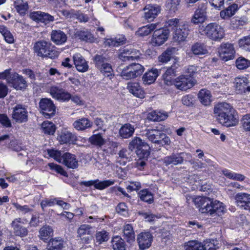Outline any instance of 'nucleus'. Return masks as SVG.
<instances>
[{
    "label": "nucleus",
    "mask_w": 250,
    "mask_h": 250,
    "mask_svg": "<svg viewBox=\"0 0 250 250\" xmlns=\"http://www.w3.org/2000/svg\"><path fill=\"white\" fill-rule=\"evenodd\" d=\"M214 113L217 121L227 127L235 126L238 123L237 113L232 106L228 103L217 104L214 108Z\"/></svg>",
    "instance_id": "obj_1"
},
{
    "label": "nucleus",
    "mask_w": 250,
    "mask_h": 250,
    "mask_svg": "<svg viewBox=\"0 0 250 250\" xmlns=\"http://www.w3.org/2000/svg\"><path fill=\"white\" fill-rule=\"evenodd\" d=\"M166 29L173 32V38L177 42L186 40L189 34V26L188 22L177 18L167 20L165 24Z\"/></svg>",
    "instance_id": "obj_2"
},
{
    "label": "nucleus",
    "mask_w": 250,
    "mask_h": 250,
    "mask_svg": "<svg viewBox=\"0 0 250 250\" xmlns=\"http://www.w3.org/2000/svg\"><path fill=\"white\" fill-rule=\"evenodd\" d=\"M47 152L50 157L69 168L76 169L79 167V161L74 154L69 152L62 154L61 151L53 149L48 150Z\"/></svg>",
    "instance_id": "obj_3"
},
{
    "label": "nucleus",
    "mask_w": 250,
    "mask_h": 250,
    "mask_svg": "<svg viewBox=\"0 0 250 250\" xmlns=\"http://www.w3.org/2000/svg\"><path fill=\"white\" fill-rule=\"evenodd\" d=\"M199 31L202 35L214 41H220L225 35L223 28L215 23H209L206 26H200Z\"/></svg>",
    "instance_id": "obj_4"
},
{
    "label": "nucleus",
    "mask_w": 250,
    "mask_h": 250,
    "mask_svg": "<svg viewBox=\"0 0 250 250\" xmlns=\"http://www.w3.org/2000/svg\"><path fill=\"white\" fill-rule=\"evenodd\" d=\"M34 51L37 55L43 58L54 59L58 56V52L52 49L51 43L45 41L36 42L34 45Z\"/></svg>",
    "instance_id": "obj_5"
},
{
    "label": "nucleus",
    "mask_w": 250,
    "mask_h": 250,
    "mask_svg": "<svg viewBox=\"0 0 250 250\" xmlns=\"http://www.w3.org/2000/svg\"><path fill=\"white\" fill-rule=\"evenodd\" d=\"M93 60L96 67L105 77H109L113 75L112 67L105 57L97 55Z\"/></svg>",
    "instance_id": "obj_6"
},
{
    "label": "nucleus",
    "mask_w": 250,
    "mask_h": 250,
    "mask_svg": "<svg viewBox=\"0 0 250 250\" xmlns=\"http://www.w3.org/2000/svg\"><path fill=\"white\" fill-rule=\"evenodd\" d=\"M143 66L139 63H132L124 67L121 72V76L125 80L135 78L144 72Z\"/></svg>",
    "instance_id": "obj_7"
},
{
    "label": "nucleus",
    "mask_w": 250,
    "mask_h": 250,
    "mask_svg": "<svg viewBox=\"0 0 250 250\" xmlns=\"http://www.w3.org/2000/svg\"><path fill=\"white\" fill-rule=\"evenodd\" d=\"M169 34V31L166 29H156L151 37L150 43L153 46H159L163 44L167 40Z\"/></svg>",
    "instance_id": "obj_8"
},
{
    "label": "nucleus",
    "mask_w": 250,
    "mask_h": 250,
    "mask_svg": "<svg viewBox=\"0 0 250 250\" xmlns=\"http://www.w3.org/2000/svg\"><path fill=\"white\" fill-rule=\"evenodd\" d=\"M41 112L46 118L54 116L56 112V106L50 99L43 98L39 103Z\"/></svg>",
    "instance_id": "obj_9"
},
{
    "label": "nucleus",
    "mask_w": 250,
    "mask_h": 250,
    "mask_svg": "<svg viewBox=\"0 0 250 250\" xmlns=\"http://www.w3.org/2000/svg\"><path fill=\"white\" fill-rule=\"evenodd\" d=\"M143 18L148 21H153L160 13L161 6L156 4H146L143 9Z\"/></svg>",
    "instance_id": "obj_10"
},
{
    "label": "nucleus",
    "mask_w": 250,
    "mask_h": 250,
    "mask_svg": "<svg viewBox=\"0 0 250 250\" xmlns=\"http://www.w3.org/2000/svg\"><path fill=\"white\" fill-rule=\"evenodd\" d=\"M192 78H188L185 75H181L174 80L173 84L180 90H186L191 88L194 85Z\"/></svg>",
    "instance_id": "obj_11"
},
{
    "label": "nucleus",
    "mask_w": 250,
    "mask_h": 250,
    "mask_svg": "<svg viewBox=\"0 0 250 250\" xmlns=\"http://www.w3.org/2000/svg\"><path fill=\"white\" fill-rule=\"evenodd\" d=\"M225 210V207L224 204L219 201L210 200L209 204L207 208L202 209V213H208L210 215L216 214L218 215H221Z\"/></svg>",
    "instance_id": "obj_12"
},
{
    "label": "nucleus",
    "mask_w": 250,
    "mask_h": 250,
    "mask_svg": "<svg viewBox=\"0 0 250 250\" xmlns=\"http://www.w3.org/2000/svg\"><path fill=\"white\" fill-rule=\"evenodd\" d=\"M49 93L52 97L60 101H68L71 98V94L63 88L56 86L50 87Z\"/></svg>",
    "instance_id": "obj_13"
},
{
    "label": "nucleus",
    "mask_w": 250,
    "mask_h": 250,
    "mask_svg": "<svg viewBox=\"0 0 250 250\" xmlns=\"http://www.w3.org/2000/svg\"><path fill=\"white\" fill-rule=\"evenodd\" d=\"M7 82L17 90H21L27 86L25 80L17 73L11 75L10 78L7 79Z\"/></svg>",
    "instance_id": "obj_14"
},
{
    "label": "nucleus",
    "mask_w": 250,
    "mask_h": 250,
    "mask_svg": "<svg viewBox=\"0 0 250 250\" xmlns=\"http://www.w3.org/2000/svg\"><path fill=\"white\" fill-rule=\"evenodd\" d=\"M234 52V48L232 44L224 43L220 47L219 55L222 60L227 61L233 58Z\"/></svg>",
    "instance_id": "obj_15"
},
{
    "label": "nucleus",
    "mask_w": 250,
    "mask_h": 250,
    "mask_svg": "<svg viewBox=\"0 0 250 250\" xmlns=\"http://www.w3.org/2000/svg\"><path fill=\"white\" fill-rule=\"evenodd\" d=\"M249 80L245 77H238L234 79V87L237 93L242 94L250 92V86H248Z\"/></svg>",
    "instance_id": "obj_16"
},
{
    "label": "nucleus",
    "mask_w": 250,
    "mask_h": 250,
    "mask_svg": "<svg viewBox=\"0 0 250 250\" xmlns=\"http://www.w3.org/2000/svg\"><path fill=\"white\" fill-rule=\"evenodd\" d=\"M12 118L16 122H25L28 119V112L25 108L21 105H16L13 109Z\"/></svg>",
    "instance_id": "obj_17"
},
{
    "label": "nucleus",
    "mask_w": 250,
    "mask_h": 250,
    "mask_svg": "<svg viewBox=\"0 0 250 250\" xmlns=\"http://www.w3.org/2000/svg\"><path fill=\"white\" fill-rule=\"evenodd\" d=\"M137 240L140 249L144 250L151 246L153 236L149 232H142L138 235Z\"/></svg>",
    "instance_id": "obj_18"
},
{
    "label": "nucleus",
    "mask_w": 250,
    "mask_h": 250,
    "mask_svg": "<svg viewBox=\"0 0 250 250\" xmlns=\"http://www.w3.org/2000/svg\"><path fill=\"white\" fill-rule=\"evenodd\" d=\"M236 205L241 208L250 209V194L246 193H238L234 197Z\"/></svg>",
    "instance_id": "obj_19"
},
{
    "label": "nucleus",
    "mask_w": 250,
    "mask_h": 250,
    "mask_svg": "<svg viewBox=\"0 0 250 250\" xmlns=\"http://www.w3.org/2000/svg\"><path fill=\"white\" fill-rule=\"evenodd\" d=\"M175 62L169 67H168L165 73L163 74V77L165 83L167 85H171L173 84V78L176 75V70L179 66L178 61L175 59Z\"/></svg>",
    "instance_id": "obj_20"
},
{
    "label": "nucleus",
    "mask_w": 250,
    "mask_h": 250,
    "mask_svg": "<svg viewBox=\"0 0 250 250\" xmlns=\"http://www.w3.org/2000/svg\"><path fill=\"white\" fill-rule=\"evenodd\" d=\"M114 183V181L111 180H106L102 181H100L98 180H95L83 181L81 183V184L86 187L94 186L95 188L102 190L110 186L113 185Z\"/></svg>",
    "instance_id": "obj_21"
},
{
    "label": "nucleus",
    "mask_w": 250,
    "mask_h": 250,
    "mask_svg": "<svg viewBox=\"0 0 250 250\" xmlns=\"http://www.w3.org/2000/svg\"><path fill=\"white\" fill-rule=\"evenodd\" d=\"M73 60L78 71L85 72L88 70L89 68L88 63L81 54L78 53H75L73 56Z\"/></svg>",
    "instance_id": "obj_22"
},
{
    "label": "nucleus",
    "mask_w": 250,
    "mask_h": 250,
    "mask_svg": "<svg viewBox=\"0 0 250 250\" xmlns=\"http://www.w3.org/2000/svg\"><path fill=\"white\" fill-rule=\"evenodd\" d=\"M23 224H24L23 220L21 218H16L12 221L11 226L15 235L22 237L27 234V229L22 226Z\"/></svg>",
    "instance_id": "obj_23"
},
{
    "label": "nucleus",
    "mask_w": 250,
    "mask_h": 250,
    "mask_svg": "<svg viewBox=\"0 0 250 250\" xmlns=\"http://www.w3.org/2000/svg\"><path fill=\"white\" fill-rule=\"evenodd\" d=\"M127 89L130 93L138 98L142 99L145 97L144 90L138 82H130L128 83Z\"/></svg>",
    "instance_id": "obj_24"
},
{
    "label": "nucleus",
    "mask_w": 250,
    "mask_h": 250,
    "mask_svg": "<svg viewBox=\"0 0 250 250\" xmlns=\"http://www.w3.org/2000/svg\"><path fill=\"white\" fill-rule=\"evenodd\" d=\"M75 136L65 128L58 131L57 140L61 144L69 143L74 140Z\"/></svg>",
    "instance_id": "obj_25"
},
{
    "label": "nucleus",
    "mask_w": 250,
    "mask_h": 250,
    "mask_svg": "<svg viewBox=\"0 0 250 250\" xmlns=\"http://www.w3.org/2000/svg\"><path fill=\"white\" fill-rule=\"evenodd\" d=\"M66 35L60 30H54L51 32V39L57 45H62L67 41Z\"/></svg>",
    "instance_id": "obj_26"
},
{
    "label": "nucleus",
    "mask_w": 250,
    "mask_h": 250,
    "mask_svg": "<svg viewBox=\"0 0 250 250\" xmlns=\"http://www.w3.org/2000/svg\"><path fill=\"white\" fill-rule=\"evenodd\" d=\"M206 8L202 7L198 8L191 19V22L194 24H199L204 22L207 19Z\"/></svg>",
    "instance_id": "obj_27"
},
{
    "label": "nucleus",
    "mask_w": 250,
    "mask_h": 250,
    "mask_svg": "<svg viewBox=\"0 0 250 250\" xmlns=\"http://www.w3.org/2000/svg\"><path fill=\"white\" fill-rule=\"evenodd\" d=\"M92 126V123L86 118L79 119L73 123V126L78 131H83L88 128H91Z\"/></svg>",
    "instance_id": "obj_28"
},
{
    "label": "nucleus",
    "mask_w": 250,
    "mask_h": 250,
    "mask_svg": "<svg viewBox=\"0 0 250 250\" xmlns=\"http://www.w3.org/2000/svg\"><path fill=\"white\" fill-rule=\"evenodd\" d=\"M158 22L148 24L139 28L135 34L137 36L140 37L146 36L157 29L158 27Z\"/></svg>",
    "instance_id": "obj_29"
},
{
    "label": "nucleus",
    "mask_w": 250,
    "mask_h": 250,
    "mask_svg": "<svg viewBox=\"0 0 250 250\" xmlns=\"http://www.w3.org/2000/svg\"><path fill=\"white\" fill-rule=\"evenodd\" d=\"M146 143L144 142L140 138L135 137L129 143L128 146V148L131 151L136 149V152L137 154V151L140 150L142 153H143L145 151H149L147 150H145L142 149V147L144 146Z\"/></svg>",
    "instance_id": "obj_30"
},
{
    "label": "nucleus",
    "mask_w": 250,
    "mask_h": 250,
    "mask_svg": "<svg viewBox=\"0 0 250 250\" xmlns=\"http://www.w3.org/2000/svg\"><path fill=\"white\" fill-rule=\"evenodd\" d=\"M134 131V125L129 123H126L121 126L119 134L122 138L127 139L133 135Z\"/></svg>",
    "instance_id": "obj_31"
},
{
    "label": "nucleus",
    "mask_w": 250,
    "mask_h": 250,
    "mask_svg": "<svg viewBox=\"0 0 250 250\" xmlns=\"http://www.w3.org/2000/svg\"><path fill=\"white\" fill-rule=\"evenodd\" d=\"M137 155H138V159L135 163V167L138 169L141 170L144 168L146 165V162L147 161V159L150 155V152L145 151L143 153H142L141 151L138 150Z\"/></svg>",
    "instance_id": "obj_32"
},
{
    "label": "nucleus",
    "mask_w": 250,
    "mask_h": 250,
    "mask_svg": "<svg viewBox=\"0 0 250 250\" xmlns=\"http://www.w3.org/2000/svg\"><path fill=\"white\" fill-rule=\"evenodd\" d=\"M168 116V113L164 111H153L148 113V120L154 122L165 120Z\"/></svg>",
    "instance_id": "obj_33"
},
{
    "label": "nucleus",
    "mask_w": 250,
    "mask_h": 250,
    "mask_svg": "<svg viewBox=\"0 0 250 250\" xmlns=\"http://www.w3.org/2000/svg\"><path fill=\"white\" fill-rule=\"evenodd\" d=\"M198 98L200 102L204 105H209L211 102V94L210 92L206 89L200 90L198 94Z\"/></svg>",
    "instance_id": "obj_34"
},
{
    "label": "nucleus",
    "mask_w": 250,
    "mask_h": 250,
    "mask_svg": "<svg viewBox=\"0 0 250 250\" xmlns=\"http://www.w3.org/2000/svg\"><path fill=\"white\" fill-rule=\"evenodd\" d=\"M161 135H164V133L156 129H148L146 133V136L149 141L153 143L157 144L159 139H161Z\"/></svg>",
    "instance_id": "obj_35"
},
{
    "label": "nucleus",
    "mask_w": 250,
    "mask_h": 250,
    "mask_svg": "<svg viewBox=\"0 0 250 250\" xmlns=\"http://www.w3.org/2000/svg\"><path fill=\"white\" fill-rule=\"evenodd\" d=\"M158 76V71L153 69L145 73L143 77V83L145 84H150L153 83Z\"/></svg>",
    "instance_id": "obj_36"
},
{
    "label": "nucleus",
    "mask_w": 250,
    "mask_h": 250,
    "mask_svg": "<svg viewBox=\"0 0 250 250\" xmlns=\"http://www.w3.org/2000/svg\"><path fill=\"white\" fill-rule=\"evenodd\" d=\"M163 162L166 166L170 164L177 165L183 163V158L179 154H172L170 156L165 157L163 160Z\"/></svg>",
    "instance_id": "obj_37"
},
{
    "label": "nucleus",
    "mask_w": 250,
    "mask_h": 250,
    "mask_svg": "<svg viewBox=\"0 0 250 250\" xmlns=\"http://www.w3.org/2000/svg\"><path fill=\"white\" fill-rule=\"evenodd\" d=\"M64 242L62 238H55L51 240L47 247V250H62Z\"/></svg>",
    "instance_id": "obj_38"
},
{
    "label": "nucleus",
    "mask_w": 250,
    "mask_h": 250,
    "mask_svg": "<svg viewBox=\"0 0 250 250\" xmlns=\"http://www.w3.org/2000/svg\"><path fill=\"white\" fill-rule=\"evenodd\" d=\"M91 227L89 225L86 224L81 225L77 230V236L82 240L87 241L89 238L88 237H86L85 236L91 234Z\"/></svg>",
    "instance_id": "obj_39"
},
{
    "label": "nucleus",
    "mask_w": 250,
    "mask_h": 250,
    "mask_svg": "<svg viewBox=\"0 0 250 250\" xmlns=\"http://www.w3.org/2000/svg\"><path fill=\"white\" fill-rule=\"evenodd\" d=\"M209 198L205 197H197L193 199V202L197 208H199L200 212L202 213V209L207 208L209 204Z\"/></svg>",
    "instance_id": "obj_40"
},
{
    "label": "nucleus",
    "mask_w": 250,
    "mask_h": 250,
    "mask_svg": "<svg viewBox=\"0 0 250 250\" xmlns=\"http://www.w3.org/2000/svg\"><path fill=\"white\" fill-rule=\"evenodd\" d=\"M238 8L236 4H232L226 9L220 12V16L222 19H226L233 16L237 11Z\"/></svg>",
    "instance_id": "obj_41"
},
{
    "label": "nucleus",
    "mask_w": 250,
    "mask_h": 250,
    "mask_svg": "<svg viewBox=\"0 0 250 250\" xmlns=\"http://www.w3.org/2000/svg\"><path fill=\"white\" fill-rule=\"evenodd\" d=\"M125 38L123 35H119L115 38H110L106 39L104 44L106 46H116L122 44L125 42Z\"/></svg>",
    "instance_id": "obj_42"
},
{
    "label": "nucleus",
    "mask_w": 250,
    "mask_h": 250,
    "mask_svg": "<svg viewBox=\"0 0 250 250\" xmlns=\"http://www.w3.org/2000/svg\"><path fill=\"white\" fill-rule=\"evenodd\" d=\"M112 246L114 250H126L124 240L119 236H115L112 238Z\"/></svg>",
    "instance_id": "obj_43"
},
{
    "label": "nucleus",
    "mask_w": 250,
    "mask_h": 250,
    "mask_svg": "<svg viewBox=\"0 0 250 250\" xmlns=\"http://www.w3.org/2000/svg\"><path fill=\"white\" fill-rule=\"evenodd\" d=\"M124 234L125 239L128 243H131L134 241L135 233L133 227L130 224H126L124 227Z\"/></svg>",
    "instance_id": "obj_44"
},
{
    "label": "nucleus",
    "mask_w": 250,
    "mask_h": 250,
    "mask_svg": "<svg viewBox=\"0 0 250 250\" xmlns=\"http://www.w3.org/2000/svg\"><path fill=\"white\" fill-rule=\"evenodd\" d=\"M0 33L7 43L11 44L14 42V37L6 27L4 25H0Z\"/></svg>",
    "instance_id": "obj_45"
},
{
    "label": "nucleus",
    "mask_w": 250,
    "mask_h": 250,
    "mask_svg": "<svg viewBox=\"0 0 250 250\" xmlns=\"http://www.w3.org/2000/svg\"><path fill=\"white\" fill-rule=\"evenodd\" d=\"M42 132L48 135H53L55 132L56 126L55 125L51 122L46 121L43 122L41 126Z\"/></svg>",
    "instance_id": "obj_46"
},
{
    "label": "nucleus",
    "mask_w": 250,
    "mask_h": 250,
    "mask_svg": "<svg viewBox=\"0 0 250 250\" xmlns=\"http://www.w3.org/2000/svg\"><path fill=\"white\" fill-rule=\"evenodd\" d=\"M193 53L197 55H205L208 53L206 45L203 43H196L191 48Z\"/></svg>",
    "instance_id": "obj_47"
},
{
    "label": "nucleus",
    "mask_w": 250,
    "mask_h": 250,
    "mask_svg": "<svg viewBox=\"0 0 250 250\" xmlns=\"http://www.w3.org/2000/svg\"><path fill=\"white\" fill-rule=\"evenodd\" d=\"M175 50V48L173 47L167 49L161 55L159 56V61L164 63L167 62L171 59L172 55Z\"/></svg>",
    "instance_id": "obj_48"
},
{
    "label": "nucleus",
    "mask_w": 250,
    "mask_h": 250,
    "mask_svg": "<svg viewBox=\"0 0 250 250\" xmlns=\"http://www.w3.org/2000/svg\"><path fill=\"white\" fill-rule=\"evenodd\" d=\"M185 250H204L203 244L196 240L189 241L186 243Z\"/></svg>",
    "instance_id": "obj_49"
},
{
    "label": "nucleus",
    "mask_w": 250,
    "mask_h": 250,
    "mask_svg": "<svg viewBox=\"0 0 250 250\" xmlns=\"http://www.w3.org/2000/svg\"><path fill=\"white\" fill-rule=\"evenodd\" d=\"M14 6L17 11L21 15L25 14L28 8L27 2L22 0H16Z\"/></svg>",
    "instance_id": "obj_50"
},
{
    "label": "nucleus",
    "mask_w": 250,
    "mask_h": 250,
    "mask_svg": "<svg viewBox=\"0 0 250 250\" xmlns=\"http://www.w3.org/2000/svg\"><path fill=\"white\" fill-rule=\"evenodd\" d=\"M222 172L225 176L230 179L242 181L245 179L244 175L232 172L227 169L222 170Z\"/></svg>",
    "instance_id": "obj_51"
},
{
    "label": "nucleus",
    "mask_w": 250,
    "mask_h": 250,
    "mask_svg": "<svg viewBox=\"0 0 250 250\" xmlns=\"http://www.w3.org/2000/svg\"><path fill=\"white\" fill-rule=\"evenodd\" d=\"M41 238L45 240L53 235V229L50 226H44L42 227L39 231Z\"/></svg>",
    "instance_id": "obj_52"
},
{
    "label": "nucleus",
    "mask_w": 250,
    "mask_h": 250,
    "mask_svg": "<svg viewBox=\"0 0 250 250\" xmlns=\"http://www.w3.org/2000/svg\"><path fill=\"white\" fill-rule=\"evenodd\" d=\"M139 195L142 201L151 203L153 201V197L152 193L147 189H143L140 191Z\"/></svg>",
    "instance_id": "obj_53"
},
{
    "label": "nucleus",
    "mask_w": 250,
    "mask_h": 250,
    "mask_svg": "<svg viewBox=\"0 0 250 250\" xmlns=\"http://www.w3.org/2000/svg\"><path fill=\"white\" fill-rule=\"evenodd\" d=\"M181 2V0H167L166 7L167 9L171 12H176Z\"/></svg>",
    "instance_id": "obj_54"
},
{
    "label": "nucleus",
    "mask_w": 250,
    "mask_h": 250,
    "mask_svg": "<svg viewBox=\"0 0 250 250\" xmlns=\"http://www.w3.org/2000/svg\"><path fill=\"white\" fill-rule=\"evenodd\" d=\"M77 35L80 39L83 41L92 42L94 40V38L92 34L87 31H78Z\"/></svg>",
    "instance_id": "obj_55"
},
{
    "label": "nucleus",
    "mask_w": 250,
    "mask_h": 250,
    "mask_svg": "<svg viewBox=\"0 0 250 250\" xmlns=\"http://www.w3.org/2000/svg\"><path fill=\"white\" fill-rule=\"evenodd\" d=\"M235 63L237 68L239 69H246L250 66V61L243 57L238 58Z\"/></svg>",
    "instance_id": "obj_56"
},
{
    "label": "nucleus",
    "mask_w": 250,
    "mask_h": 250,
    "mask_svg": "<svg viewBox=\"0 0 250 250\" xmlns=\"http://www.w3.org/2000/svg\"><path fill=\"white\" fill-rule=\"evenodd\" d=\"M217 241L214 239H207L204 242V250H215L218 246Z\"/></svg>",
    "instance_id": "obj_57"
},
{
    "label": "nucleus",
    "mask_w": 250,
    "mask_h": 250,
    "mask_svg": "<svg viewBox=\"0 0 250 250\" xmlns=\"http://www.w3.org/2000/svg\"><path fill=\"white\" fill-rule=\"evenodd\" d=\"M89 142L93 145L102 146L104 144V140L99 134H95L89 138Z\"/></svg>",
    "instance_id": "obj_58"
},
{
    "label": "nucleus",
    "mask_w": 250,
    "mask_h": 250,
    "mask_svg": "<svg viewBox=\"0 0 250 250\" xmlns=\"http://www.w3.org/2000/svg\"><path fill=\"white\" fill-rule=\"evenodd\" d=\"M241 124L245 131L250 132V114H247L243 116Z\"/></svg>",
    "instance_id": "obj_59"
},
{
    "label": "nucleus",
    "mask_w": 250,
    "mask_h": 250,
    "mask_svg": "<svg viewBox=\"0 0 250 250\" xmlns=\"http://www.w3.org/2000/svg\"><path fill=\"white\" fill-rule=\"evenodd\" d=\"M239 45L242 49L250 51V36L245 37L240 39Z\"/></svg>",
    "instance_id": "obj_60"
},
{
    "label": "nucleus",
    "mask_w": 250,
    "mask_h": 250,
    "mask_svg": "<svg viewBox=\"0 0 250 250\" xmlns=\"http://www.w3.org/2000/svg\"><path fill=\"white\" fill-rule=\"evenodd\" d=\"M130 49L125 48L120 50L119 58L123 61H130Z\"/></svg>",
    "instance_id": "obj_61"
},
{
    "label": "nucleus",
    "mask_w": 250,
    "mask_h": 250,
    "mask_svg": "<svg viewBox=\"0 0 250 250\" xmlns=\"http://www.w3.org/2000/svg\"><path fill=\"white\" fill-rule=\"evenodd\" d=\"M109 238L108 233L104 230L99 231L97 232L96 235V240L100 244L107 241Z\"/></svg>",
    "instance_id": "obj_62"
},
{
    "label": "nucleus",
    "mask_w": 250,
    "mask_h": 250,
    "mask_svg": "<svg viewBox=\"0 0 250 250\" xmlns=\"http://www.w3.org/2000/svg\"><path fill=\"white\" fill-rule=\"evenodd\" d=\"M48 166L50 169L54 170L58 173H60L62 175L66 176L67 174L66 172L60 165L54 164L53 163H50L48 164Z\"/></svg>",
    "instance_id": "obj_63"
},
{
    "label": "nucleus",
    "mask_w": 250,
    "mask_h": 250,
    "mask_svg": "<svg viewBox=\"0 0 250 250\" xmlns=\"http://www.w3.org/2000/svg\"><path fill=\"white\" fill-rule=\"evenodd\" d=\"M57 200L56 199H45L42 200L41 203V206L42 209L43 210L44 208L47 207H51L56 204Z\"/></svg>",
    "instance_id": "obj_64"
}]
</instances>
